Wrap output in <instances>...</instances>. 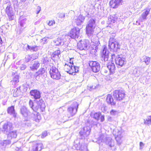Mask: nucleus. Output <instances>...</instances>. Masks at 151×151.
<instances>
[{
  "label": "nucleus",
  "mask_w": 151,
  "mask_h": 151,
  "mask_svg": "<svg viewBox=\"0 0 151 151\" xmlns=\"http://www.w3.org/2000/svg\"><path fill=\"white\" fill-rule=\"evenodd\" d=\"M72 70V75L74 73H77L78 71V67L73 66Z\"/></svg>",
  "instance_id": "37998d69"
},
{
  "label": "nucleus",
  "mask_w": 151,
  "mask_h": 151,
  "mask_svg": "<svg viewBox=\"0 0 151 151\" xmlns=\"http://www.w3.org/2000/svg\"><path fill=\"white\" fill-rule=\"evenodd\" d=\"M78 104L76 102H74L68 107L67 111L70 116H74L77 113Z\"/></svg>",
  "instance_id": "7ed1b4c3"
},
{
  "label": "nucleus",
  "mask_w": 151,
  "mask_h": 151,
  "mask_svg": "<svg viewBox=\"0 0 151 151\" xmlns=\"http://www.w3.org/2000/svg\"><path fill=\"white\" fill-rule=\"evenodd\" d=\"M150 61V58L145 55L143 56L140 58V61L141 62H145L146 65H148L149 64Z\"/></svg>",
  "instance_id": "c85d7f7f"
},
{
  "label": "nucleus",
  "mask_w": 151,
  "mask_h": 151,
  "mask_svg": "<svg viewBox=\"0 0 151 151\" xmlns=\"http://www.w3.org/2000/svg\"><path fill=\"white\" fill-rule=\"evenodd\" d=\"M55 45L57 46L63 45L64 44L63 40L60 38H58L55 41H54Z\"/></svg>",
  "instance_id": "c9c22d12"
},
{
  "label": "nucleus",
  "mask_w": 151,
  "mask_h": 151,
  "mask_svg": "<svg viewBox=\"0 0 151 151\" xmlns=\"http://www.w3.org/2000/svg\"><path fill=\"white\" fill-rule=\"evenodd\" d=\"M36 24V22H35V24Z\"/></svg>",
  "instance_id": "0e129e2a"
},
{
  "label": "nucleus",
  "mask_w": 151,
  "mask_h": 151,
  "mask_svg": "<svg viewBox=\"0 0 151 151\" xmlns=\"http://www.w3.org/2000/svg\"><path fill=\"white\" fill-rule=\"evenodd\" d=\"M89 65L93 72L97 73L99 71L100 66L98 62L93 61H90Z\"/></svg>",
  "instance_id": "1a4fd4ad"
},
{
  "label": "nucleus",
  "mask_w": 151,
  "mask_h": 151,
  "mask_svg": "<svg viewBox=\"0 0 151 151\" xmlns=\"http://www.w3.org/2000/svg\"><path fill=\"white\" fill-rule=\"evenodd\" d=\"M40 65V62L38 61H35L34 62L32 65L30 66V68L32 70H37L39 68Z\"/></svg>",
  "instance_id": "c756f323"
},
{
  "label": "nucleus",
  "mask_w": 151,
  "mask_h": 151,
  "mask_svg": "<svg viewBox=\"0 0 151 151\" xmlns=\"http://www.w3.org/2000/svg\"><path fill=\"white\" fill-rule=\"evenodd\" d=\"M55 24V21L54 20H51L48 23V25L50 26H52Z\"/></svg>",
  "instance_id": "de8ad7c7"
},
{
  "label": "nucleus",
  "mask_w": 151,
  "mask_h": 151,
  "mask_svg": "<svg viewBox=\"0 0 151 151\" xmlns=\"http://www.w3.org/2000/svg\"><path fill=\"white\" fill-rule=\"evenodd\" d=\"M27 21V19L25 18L22 20H20L19 22L20 26L21 27H24L25 26L26 22Z\"/></svg>",
  "instance_id": "58836bf2"
},
{
  "label": "nucleus",
  "mask_w": 151,
  "mask_h": 151,
  "mask_svg": "<svg viewBox=\"0 0 151 151\" xmlns=\"http://www.w3.org/2000/svg\"><path fill=\"white\" fill-rule=\"evenodd\" d=\"M115 60L116 64L120 67L124 65L126 63V59L124 57H122V55H117Z\"/></svg>",
  "instance_id": "9b49d317"
},
{
  "label": "nucleus",
  "mask_w": 151,
  "mask_h": 151,
  "mask_svg": "<svg viewBox=\"0 0 151 151\" xmlns=\"http://www.w3.org/2000/svg\"><path fill=\"white\" fill-rule=\"evenodd\" d=\"M36 24V22H35V24Z\"/></svg>",
  "instance_id": "69168bd1"
},
{
  "label": "nucleus",
  "mask_w": 151,
  "mask_h": 151,
  "mask_svg": "<svg viewBox=\"0 0 151 151\" xmlns=\"http://www.w3.org/2000/svg\"><path fill=\"white\" fill-rule=\"evenodd\" d=\"M31 95L35 99H40L41 97V95L40 91L37 90H31L30 92Z\"/></svg>",
  "instance_id": "412c9836"
},
{
  "label": "nucleus",
  "mask_w": 151,
  "mask_h": 151,
  "mask_svg": "<svg viewBox=\"0 0 151 151\" xmlns=\"http://www.w3.org/2000/svg\"><path fill=\"white\" fill-rule=\"evenodd\" d=\"M27 67L26 65H22L20 66V68L21 70H24Z\"/></svg>",
  "instance_id": "8fccbe9b"
},
{
  "label": "nucleus",
  "mask_w": 151,
  "mask_h": 151,
  "mask_svg": "<svg viewBox=\"0 0 151 151\" xmlns=\"http://www.w3.org/2000/svg\"><path fill=\"white\" fill-rule=\"evenodd\" d=\"M12 129V124L9 122H7L3 126L2 131L4 133L8 134Z\"/></svg>",
  "instance_id": "4468645a"
},
{
  "label": "nucleus",
  "mask_w": 151,
  "mask_h": 151,
  "mask_svg": "<svg viewBox=\"0 0 151 151\" xmlns=\"http://www.w3.org/2000/svg\"><path fill=\"white\" fill-rule=\"evenodd\" d=\"M151 116H147L146 120L144 119V123L145 124L149 125L151 124Z\"/></svg>",
  "instance_id": "ea45409f"
},
{
  "label": "nucleus",
  "mask_w": 151,
  "mask_h": 151,
  "mask_svg": "<svg viewBox=\"0 0 151 151\" xmlns=\"http://www.w3.org/2000/svg\"><path fill=\"white\" fill-rule=\"evenodd\" d=\"M91 41L93 43V45L96 46L95 48L96 49L97 48V46L100 44L99 38L97 37L96 36L95 37L92 39Z\"/></svg>",
  "instance_id": "7c9ffc66"
},
{
  "label": "nucleus",
  "mask_w": 151,
  "mask_h": 151,
  "mask_svg": "<svg viewBox=\"0 0 151 151\" xmlns=\"http://www.w3.org/2000/svg\"><path fill=\"white\" fill-rule=\"evenodd\" d=\"M89 45L87 40L81 41L78 43V48L81 50H86L88 49Z\"/></svg>",
  "instance_id": "f8f14e48"
},
{
  "label": "nucleus",
  "mask_w": 151,
  "mask_h": 151,
  "mask_svg": "<svg viewBox=\"0 0 151 151\" xmlns=\"http://www.w3.org/2000/svg\"><path fill=\"white\" fill-rule=\"evenodd\" d=\"M65 14L61 13L59 15V17L61 19L64 18L65 17Z\"/></svg>",
  "instance_id": "5fc2aeb1"
},
{
  "label": "nucleus",
  "mask_w": 151,
  "mask_h": 151,
  "mask_svg": "<svg viewBox=\"0 0 151 151\" xmlns=\"http://www.w3.org/2000/svg\"><path fill=\"white\" fill-rule=\"evenodd\" d=\"M150 11V8H147L143 11L140 18V20L141 22H143L147 19V16L149 14Z\"/></svg>",
  "instance_id": "a211bd4d"
},
{
  "label": "nucleus",
  "mask_w": 151,
  "mask_h": 151,
  "mask_svg": "<svg viewBox=\"0 0 151 151\" xmlns=\"http://www.w3.org/2000/svg\"><path fill=\"white\" fill-rule=\"evenodd\" d=\"M7 112L10 114L12 115L14 117H16V114L15 113L14 107V106H12L9 107L7 109Z\"/></svg>",
  "instance_id": "2f4dec72"
},
{
  "label": "nucleus",
  "mask_w": 151,
  "mask_h": 151,
  "mask_svg": "<svg viewBox=\"0 0 151 151\" xmlns=\"http://www.w3.org/2000/svg\"><path fill=\"white\" fill-rule=\"evenodd\" d=\"M31 55H33L32 56V59H33V60H35L38 57L37 55L36 54Z\"/></svg>",
  "instance_id": "864d4df0"
},
{
  "label": "nucleus",
  "mask_w": 151,
  "mask_h": 151,
  "mask_svg": "<svg viewBox=\"0 0 151 151\" xmlns=\"http://www.w3.org/2000/svg\"><path fill=\"white\" fill-rule=\"evenodd\" d=\"M48 37H44L43 39L40 40V42L42 44H45L47 42V38H48Z\"/></svg>",
  "instance_id": "a18cd8bd"
},
{
  "label": "nucleus",
  "mask_w": 151,
  "mask_h": 151,
  "mask_svg": "<svg viewBox=\"0 0 151 151\" xmlns=\"http://www.w3.org/2000/svg\"><path fill=\"white\" fill-rule=\"evenodd\" d=\"M74 147L77 150L81 151H87V146L86 144L83 143L80 144L78 140H76L74 142Z\"/></svg>",
  "instance_id": "6e6552de"
},
{
  "label": "nucleus",
  "mask_w": 151,
  "mask_h": 151,
  "mask_svg": "<svg viewBox=\"0 0 151 151\" xmlns=\"http://www.w3.org/2000/svg\"><path fill=\"white\" fill-rule=\"evenodd\" d=\"M125 94L124 91L120 90H116L113 92L114 98L116 101H121L125 98Z\"/></svg>",
  "instance_id": "20e7f679"
},
{
  "label": "nucleus",
  "mask_w": 151,
  "mask_h": 151,
  "mask_svg": "<svg viewBox=\"0 0 151 151\" xmlns=\"http://www.w3.org/2000/svg\"><path fill=\"white\" fill-rule=\"evenodd\" d=\"M109 48L116 51L120 48V45L118 42L115 41L113 37H111L109 40Z\"/></svg>",
  "instance_id": "423d86ee"
},
{
  "label": "nucleus",
  "mask_w": 151,
  "mask_h": 151,
  "mask_svg": "<svg viewBox=\"0 0 151 151\" xmlns=\"http://www.w3.org/2000/svg\"><path fill=\"white\" fill-rule=\"evenodd\" d=\"M104 120V116H101V122H103Z\"/></svg>",
  "instance_id": "13d9d810"
},
{
  "label": "nucleus",
  "mask_w": 151,
  "mask_h": 151,
  "mask_svg": "<svg viewBox=\"0 0 151 151\" xmlns=\"http://www.w3.org/2000/svg\"><path fill=\"white\" fill-rule=\"evenodd\" d=\"M72 64L71 63L68 64L66 63L64 67L65 70L69 74L72 75V70H73Z\"/></svg>",
  "instance_id": "4be33fe9"
},
{
  "label": "nucleus",
  "mask_w": 151,
  "mask_h": 151,
  "mask_svg": "<svg viewBox=\"0 0 151 151\" xmlns=\"http://www.w3.org/2000/svg\"><path fill=\"white\" fill-rule=\"evenodd\" d=\"M47 132L45 131V132H43L42 134V136H41L42 138H44L47 135Z\"/></svg>",
  "instance_id": "3c124183"
},
{
  "label": "nucleus",
  "mask_w": 151,
  "mask_h": 151,
  "mask_svg": "<svg viewBox=\"0 0 151 151\" xmlns=\"http://www.w3.org/2000/svg\"><path fill=\"white\" fill-rule=\"evenodd\" d=\"M41 7L39 6H38L37 8V9L36 10L37 12V14H38L40 12V11H41Z\"/></svg>",
  "instance_id": "603ef678"
},
{
  "label": "nucleus",
  "mask_w": 151,
  "mask_h": 151,
  "mask_svg": "<svg viewBox=\"0 0 151 151\" xmlns=\"http://www.w3.org/2000/svg\"><path fill=\"white\" fill-rule=\"evenodd\" d=\"M106 101L108 104L111 106H114L116 104V102L114 101V99L111 95L110 94H108L106 97Z\"/></svg>",
  "instance_id": "cd10ccee"
},
{
  "label": "nucleus",
  "mask_w": 151,
  "mask_h": 151,
  "mask_svg": "<svg viewBox=\"0 0 151 151\" xmlns=\"http://www.w3.org/2000/svg\"><path fill=\"white\" fill-rule=\"evenodd\" d=\"M107 68L109 70L110 74L114 73L115 70V66L114 63L111 62H109L107 64Z\"/></svg>",
  "instance_id": "aec40b11"
},
{
  "label": "nucleus",
  "mask_w": 151,
  "mask_h": 151,
  "mask_svg": "<svg viewBox=\"0 0 151 151\" xmlns=\"http://www.w3.org/2000/svg\"><path fill=\"white\" fill-rule=\"evenodd\" d=\"M60 50H57L52 54V57L55 59H58L60 58Z\"/></svg>",
  "instance_id": "72a5a7b5"
},
{
  "label": "nucleus",
  "mask_w": 151,
  "mask_h": 151,
  "mask_svg": "<svg viewBox=\"0 0 151 151\" xmlns=\"http://www.w3.org/2000/svg\"><path fill=\"white\" fill-rule=\"evenodd\" d=\"M4 144H10V141L9 140H6L4 141Z\"/></svg>",
  "instance_id": "4d7b16f0"
},
{
  "label": "nucleus",
  "mask_w": 151,
  "mask_h": 151,
  "mask_svg": "<svg viewBox=\"0 0 151 151\" xmlns=\"http://www.w3.org/2000/svg\"><path fill=\"white\" fill-rule=\"evenodd\" d=\"M101 115V114L100 112L95 113L93 115H92L93 117L96 120L98 121L99 120V117Z\"/></svg>",
  "instance_id": "4c0bfd02"
},
{
  "label": "nucleus",
  "mask_w": 151,
  "mask_h": 151,
  "mask_svg": "<svg viewBox=\"0 0 151 151\" xmlns=\"http://www.w3.org/2000/svg\"><path fill=\"white\" fill-rule=\"evenodd\" d=\"M123 2L122 0H111L110 2L111 6L113 8H116L122 4Z\"/></svg>",
  "instance_id": "6ab92c4d"
},
{
  "label": "nucleus",
  "mask_w": 151,
  "mask_h": 151,
  "mask_svg": "<svg viewBox=\"0 0 151 151\" xmlns=\"http://www.w3.org/2000/svg\"><path fill=\"white\" fill-rule=\"evenodd\" d=\"M144 144L142 142H140V149H142L143 147L144 146Z\"/></svg>",
  "instance_id": "6e6d98bb"
},
{
  "label": "nucleus",
  "mask_w": 151,
  "mask_h": 151,
  "mask_svg": "<svg viewBox=\"0 0 151 151\" xmlns=\"http://www.w3.org/2000/svg\"><path fill=\"white\" fill-rule=\"evenodd\" d=\"M19 81V76H16L13 78V80L11 81V82L13 81L15 83H17Z\"/></svg>",
  "instance_id": "49530a36"
},
{
  "label": "nucleus",
  "mask_w": 151,
  "mask_h": 151,
  "mask_svg": "<svg viewBox=\"0 0 151 151\" xmlns=\"http://www.w3.org/2000/svg\"><path fill=\"white\" fill-rule=\"evenodd\" d=\"M20 112L22 115L25 117H27L29 114V112L25 106L22 107L20 109Z\"/></svg>",
  "instance_id": "bb28decb"
},
{
  "label": "nucleus",
  "mask_w": 151,
  "mask_h": 151,
  "mask_svg": "<svg viewBox=\"0 0 151 151\" xmlns=\"http://www.w3.org/2000/svg\"><path fill=\"white\" fill-rule=\"evenodd\" d=\"M20 93V88H17L14 90L13 93V95L14 97H16L19 95Z\"/></svg>",
  "instance_id": "a19ab883"
},
{
  "label": "nucleus",
  "mask_w": 151,
  "mask_h": 151,
  "mask_svg": "<svg viewBox=\"0 0 151 151\" xmlns=\"http://www.w3.org/2000/svg\"><path fill=\"white\" fill-rule=\"evenodd\" d=\"M72 63V64H72V65H73V62H72V61H71V60L70 61V62L69 63Z\"/></svg>",
  "instance_id": "e2e57ef3"
},
{
  "label": "nucleus",
  "mask_w": 151,
  "mask_h": 151,
  "mask_svg": "<svg viewBox=\"0 0 151 151\" xmlns=\"http://www.w3.org/2000/svg\"><path fill=\"white\" fill-rule=\"evenodd\" d=\"M38 106L34 108L33 103L32 101L30 100L29 102V104L30 107L35 112L32 115V117H33L34 119L37 122H39V120L40 118V116L38 114V113L36 111L38 109L40 108L42 111H43L45 110V105L44 101L42 99H40L37 102Z\"/></svg>",
  "instance_id": "f257e3e1"
},
{
  "label": "nucleus",
  "mask_w": 151,
  "mask_h": 151,
  "mask_svg": "<svg viewBox=\"0 0 151 151\" xmlns=\"http://www.w3.org/2000/svg\"><path fill=\"white\" fill-rule=\"evenodd\" d=\"M50 73L51 77L53 79L58 80L60 78L61 75L58 70L55 67L51 68Z\"/></svg>",
  "instance_id": "0eeeda50"
},
{
  "label": "nucleus",
  "mask_w": 151,
  "mask_h": 151,
  "mask_svg": "<svg viewBox=\"0 0 151 151\" xmlns=\"http://www.w3.org/2000/svg\"><path fill=\"white\" fill-rule=\"evenodd\" d=\"M104 72L105 73H107L108 72V71L106 70H104Z\"/></svg>",
  "instance_id": "680f3d73"
},
{
  "label": "nucleus",
  "mask_w": 151,
  "mask_h": 151,
  "mask_svg": "<svg viewBox=\"0 0 151 151\" xmlns=\"http://www.w3.org/2000/svg\"><path fill=\"white\" fill-rule=\"evenodd\" d=\"M112 58H113L115 57V55L114 54H113L111 55Z\"/></svg>",
  "instance_id": "052dcab7"
},
{
  "label": "nucleus",
  "mask_w": 151,
  "mask_h": 151,
  "mask_svg": "<svg viewBox=\"0 0 151 151\" xmlns=\"http://www.w3.org/2000/svg\"><path fill=\"white\" fill-rule=\"evenodd\" d=\"M85 19L84 17L81 15H80L75 19L74 22L76 25L79 26L83 23Z\"/></svg>",
  "instance_id": "5701e85b"
},
{
  "label": "nucleus",
  "mask_w": 151,
  "mask_h": 151,
  "mask_svg": "<svg viewBox=\"0 0 151 151\" xmlns=\"http://www.w3.org/2000/svg\"><path fill=\"white\" fill-rule=\"evenodd\" d=\"M99 141L101 142H105L106 144L109 145L110 147H112L113 145L112 144L111 138H106L103 134H101L99 137Z\"/></svg>",
  "instance_id": "dca6fc26"
},
{
  "label": "nucleus",
  "mask_w": 151,
  "mask_h": 151,
  "mask_svg": "<svg viewBox=\"0 0 151 151\" xmlns=\"http://www.w3.org/2000/svg\"><path fill=\"white\" fill-rule=\"evenodd\" d=\"M80 35L79 29L74 28L70 31L69 36L71 38L76 39L78 38Z\"/></svg>",
  "instance_id": "9d476101"
},
{
  "label": "nucleus",
  "mask_w": 151,
  "mask_h": 151,
  "mask_svg": "<svg viewBox=\"0 0 151 151\" xmlns=\"http://www.w3.org/2000/svg\"><path fill=\"white\" fill-rule=\"evenodd\" d=\"M114 133L115 135V139L117 142L118 144L119 145H121L122 142L121 140V138L122 137V132L117 129L114 131Z\"/></svg>",
  "instance_id": "f3484780"
},
{
  "label": "nucleus",
  "mask_w": 151,
  "mask_h": 151,
  "mask_svg": "<svg viewBox=\"0 0 151 151\" xmlns=\"http://www.w3.org/2000/svg\"><path fill=\"white\" fill-rule=\"evenodd\" d=\"M26 50H29L30 51H37L38 50V47L37 46H30L29 45H27V47L26 48Z\"/></svg>",
  "instance_id": "f704fd0d"
},
{
  "label": "nucleus",
  "mask_w": 151,
  "mask_h": 151,
  "mask_svg": "<svg viewBox=\"0 0 151 151\" xmlns=\"http://www.w3.org/2000/svg\"><path fill=\"white\" fill-rule=\"evenodd\" d=\"M95 22V20L93 19H90L88 21L86 29V33L88 36L92 35L94 32L96 26Z\"/></svg>",
  "instance_id": "f03ea898"
},
{
  "label": "nucleus",
  "mask_w": 151,
  "mask_h": 151,
  "mask_svg": "<svg viewBox=\"0 0 151 151\" xmlns=\"http://www.w3.org/2000/svg\"><path fill=\"white\" fill-rule=\"evenodd\" d=\"M17 136V132L16 130L11 131L9 133L8 137L12 138H16Z\"/></svg>",
  "instance_id": "e433bc0d"
},
{
  "label": "nucleus",
  "mask_w": 151,
  "mask_h": 151,
  "mask_svg": "<svg viewBox=\"0 0 151 151\" xmlns=\"http://www.w3.org/2000/svg\"><path fill=\"white\" fill-rule=\"evenodd\" d=\"M97 86L96 85H92V86H88L87 88L89 90L91 91L92 89L96 88H97Z\"/></svg>",
  "instance_id": "c03bdc74"
},
{
  "label": "nucleus",
  "mask_w": 151,
  "mask_h": 151,
  "mask_svg": "<svg viewBox=\"0 0 151 151\" xmlns=\"http://www.w3.org/2000/svg\"><path fill=\"white\" fill-rule=\"evenodd\" d=\"M33 55H27L25 57V62L27 63L32 58V56Z\"/></svg>",
  "instance_id": "79ce46f5"
},
{
  "label": "nucleus",
  "mask_w": 151,
  "mask_h": 151,
  "mask_svg": "<svg viewBox=\"0 0 151 151\" xmlns=\"http://www.w3.org/2000/svg\"><path fill=\"white\" fill-rule=\"evenodd\" d=\"M91 131L90 127L89 126L84 127L80 132V134L82 138L87 137L90 134Z\"/></svg>",
  "instance_id": "2eb2a0df"
},
{
  "label": "nucleus",
  "mask_w": 151,
  "mask_h": 151,
  "mask_svg": "<svg viewBox=\"0 0 151 151\" xmlns=\"http://www.w3.org/2000/svg\"><path fill=\"white\" fill-rule=\"evenodd\" d=\"M17 1H14V7H15V6H16V7H17Z\"/></svg>",
  "instance_id": "bf43d9fd"
},
{
  "label": "nucleus",
  "mask_w": 151,
  "mask_h": 151,
  "mask_svg": "<svg viewBox=\"0 0 151 151\" xmlns=\"http://www.w3.org/2000/svg\"><path fill=\"white\" fill-rule=\"evenodd\" d=\"M46 69L44 68L40 69L38 70L35 73L34 77L37 81H40L43 79L46 75Z\"/></svg>",
  "instance_id": "39448f33"
},
{
  "label": "nucleus",
  "mask_w": 151,
  "mask_h": 151,
  "mask_svg": "<svg viewBox=\"0 0 151 151\" xmlns=\"http://www.w3.org/2000/svg\"><path fill=\"white\" fill-rule=\"evenodd\" d=\"M42 144L41 143H37L35 144L32 149V151H40L42 149Z\"/></svg>",
  "instance_id": "a878e982"
},
{
  "label": "nucleus",
  "mask_w": 151,
  "mask_h": 151,
  "mask_svg": "<svg viewBox=\"0 0 151 151\" xmlns=\"http://www.w3.org/2000/svg\"><path fill=\"white\" fill-rule=\"evenodd\" d=\"M5 12L8 15L10 20H13L14 17V14L13 12V8L9 3L5 9Z\"/></svg>",
  "instance_id": "ddd939ff"
},
{
  "label": "nucleus",
  "mask_w": 151,
  "mask_h": 151,
  "mask_svg": "<svg viewBox=\"0 0 151 151\" xmlns=\"http://www.w3.org/2000/svg\"><path fill=\"white\" fill-rule=\"evenodd\" d=\"M117 113V111L115 110H112L110 111L111 114L113 115H116Z\"/></svg>",
  "instance_id": "09e8293b"
},
{
  "label": "nucleus",
  "mask_w": 151,
  "mask_h": 151,
  "mask_svg": "<svg viewBox=\"0 0 151 151\" xmlns=\"http://www.w3.org/2000/svg\"><path fill=\"white\" fill-rule=\"evenodd\" d=\"M117 19V18L115 15H111L108 18V24H112L114 23Z\"/></svg>",
  "instance_id": "473e14b6"
},
{
  "label": "nucleus",
  "mask_w": 151,
  "mask_h": 151,
  "mask_svg": "<svg viewBox=\"0 0 151 151\" xmlns=\"http://www.w3.org/2000/svg\"><path fill=\"white\" fill-rule=\"evenodd\" d=\"M109 52L107 50V49L105 48H104L101 58L102 61H106L108 60L109 58Z\"/></svg>",
  "instance_id": "393cba45"
},
{
  "label": "nucleus",
  "mask_w": 151,
  "mask_h": 151,
  "mask_svg": "<svg viewBox=\"0 0 151 151\" xmlns=\"http://www.w3.org/2000/svg\"><path fill=\"white\" fill-rule=\"evenodd\" d=\"M143 70L142 68L138 67L134 70L133 74L135 76L139 77L140 76L143 75V73H142V71H144Z\"/></svg>",
  "instance_id": "b1692460"
}]
</instances>
